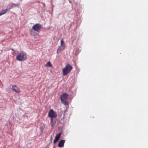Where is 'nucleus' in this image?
<instances>
[{
  "mask_svg": "<svg viewBox=\"0 0 148 148\" xmlns=\"http://www.w3.org/2000/svg\"><path fill=\"white\" fill-rule=\"evenodd\" d=\"M73 69L72 66L69 64H66L62 69L63 75L65 76L69 73Z\"/></svg>",
  "mask_w": 148,
  "mask_h": 148,
  "instance_id": "nucleus-1",
  "label": "nucleus"
},
{
  "mask_svg": "<svg viewBox=\"0 0 148 148\" xmlns=\"http://www.w3.org/2000/svg\"><path fill=\"white\" fill-rule=\"evenodd\" d=\"M27 56L26 53L24 52H22L16 57V59L19 61H22L27 59Z\"/></svg>",
  "mask_w": 148,
  "mask_h": 148,
  "instance_id": "nucleus-2",
  "label": "nucleus"
},
{
  "mask_svg": "<svg viewBox=\"0 0 148 148\" xmlns=\"http://www.w3.org/2000/svg\"><path fill=\"white\" fill-rule=\"evenodd\" d=\"M68 96L69 95L68 94L64 93L61 96L60 100L61 103L64 105H66L68 104V102L66 100Z\"/></svg>",
  "mask_w": 148,
  "mask_h": 148,
  "instance_id": "nucleus-3",
  "label": "nucleus"
},
{
  "mask_svg": "<svg viewBox=\"0 0 148 148\" xmlns=\"http://www.w3.org/2000/svg\"><path fill=\"white\" fill-rule=\"evenodd\" d=\"M36 31H37V24H36L33 26V29L31 31V35L34 38H36L37 35Z\"/></svg>",
  "mask_w": 148,
  "mask_h": 148,
  "instance_id": "nucleus-4",
  "label": "nucleus"
},
{
  "mask_svg": "<svg viewBox=\"0 0 148 148\" xmlns=\"http://www.w3.org/2000/svg\"><path fill=\"white\" fill-rule=\"evenodd\" d=\"M48 116L51 119L56 117L57 114L53 110L51 109L49 111Z\"/></svg>",
  "mask_w": 148,
  "mask_h": 148,
  "instance_id": "nucleus-5",
  "label": "nucleus"
},
{
  "mask_svg": "<svg viewBox=\"0 0 148 148\" xmlns=\"http://www.w3.org/2000/svg\"><path fill=\"white\" fill-rule=\"evenodd\" d=\"M13 90L16 93H19L20 92V90L19 88L16 85L12 86Z\"/></svg>",
  "mask_w": 148,
  "mask_h": 148,
  "instance_id": "nucleus-6",
  "label": "nucleus"
},
{
  "mask_svg": "<svg viewBox=\"0 0 148 148\" xmlns=\"http://www.w3.org/2000/svg\"><path fill=\"white\" fill-rule=\"evenodd\" d=\"M61 135V133L60 132L56 135L55 137V138L53 141V143L54 144L57 142L59 140L60 138V137Z\"/></svg>",
  "mask_w": 148,
  "mask_h": 148,
  "instance_id": "nucleus-7",
  "label": "nucleus"
},
{
  "mask_svg": "<svg viewBox=\"0 0 148 148\" xmlns=\"http://www.w3.org/2000/svg\"><path fill=\"white\" fill-rule=\"evenodd\" d=\"M65 142V140H61L59 142L58 146L59 147H62L64 146V144Z\"/></svg>",
  "mask_w": 148,
  "mask_h": 148,
  "instance_id": "nucleus-8",
  "label": "nucleus"
},
{
  "mask_svg": "<svg viewBox=\"0 0 148 148\" xmlns=\"http://www.w3.org/2000/svg\"><path fill=\"white\" fill-rule=\"evenodd\" d=\"M60 47L62 48H65V44L64 43V42L63 40V39H62L60 41Z\"/></svg>",
  "mask_w": 148,
  "mask_h": 148,
  "instance_id": "nucleus-9",
  "label": "nucleus"
},
{
  "mask_svg": "<svg viewBox=\"0 0 148 148\" xmlns=\"http://www.w3.org/2000/svg\"><path fill=\"white\" fill-rule=\"evenodd\" d=\"M45 66L47 67H51L52 66V65L51 63V62L49 61L47 63L45 64Z\"/></svg>",
  "mask_w": 148,
  "mask_h": 148,
  "instance_id": "nucleus-10",
  "label": "nucleus"
},
{
  "mask_svg": "<svg viewBox=\"0 0 148 148\" xmlns=\"http://www.w3.org/2000/svg\"><path fill=\"white\" fill-rule=\"evenodd\" d=\"M7 9L2 10L0 12V16L5 14L7 12Z\"/></svg>",
  "mask_w": 148,
  "mask_h": 148,
  "instance_id": "nucleus-11",
  "label": "nucleus"
},
{
  "mask_svg": "<svg viewBox=\"0 0 148 148\" xmlns=\"http://www.w3.org/2000/svg\"><path fill=\"white\" fill-rule=\"evenodd\" d=\"M64 48H62L60 47V46H59V47L57 51V53L58 54L59 53V52L60 51H61L64 50Z\"/></svg>",
  "mask_w": 148,
  "mask_h": 148,
  "instance_id": "nucleus-12",
  "label": "nucleus"
},
{
  "mask_svg": "<svg viewBox=\"0 0 148 148\" xmlns=\"http://www.w3.org/2000/svg\"><path fill=\"white\" fill-rule=\"evenodd\" d=\"M41 25L39 24H38V30L39 29H40L41 28Z\"/></svg>",
  "mask_w": 148,
  "mask_h": 148,
  "instance_id": "nucleus-13",
  "label": "nucleus"
},
{
  "mask_svg": "<svg viewBox=\"0 0 148 148\" xmlns=\"http://www.w3.org/2000/svg\"><path fill=\"white\" fill-rule=\"evenodd\" d=\"M44 127H41L40 128L41 130V131H42L44 129Z\"/></svg>",
  "mask_w": 148,
  "mask_h": 148,
  "instance_id": "nucleus-14",
  "label": "nucleus"
},
{
  "mask_svg": "<svg viewBox=\"0 0 148 148\" xmlns=\"http://www.w3.org/2000/svg\"><path fill=\"white\" fill-rule=\"evenodd\" d=\"M14 5H16L18 6V7L19 6V4H13Z\"/></svg>",
  "mask_w": 148,
  "mask_h": 148,
  "instance_id": "nucleus-15",
  "label": "nucleus"
}]
</instances>
